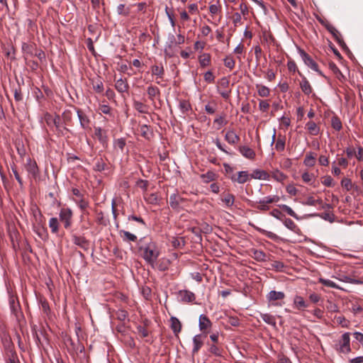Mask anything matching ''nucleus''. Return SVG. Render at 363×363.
<instances>
[{
    "mask_svg": "<svg viewBox=\"0 0 363 363\" xmlns=\"http://www.w3.org/2000/svg\"><path fill=\"white\" fill-rule=\"evenodd\" d=\"M142 253V257L150 264L152 268L156 267V261L160 255V250L157 244L154 242H150L145 245L139 247Z\"/></svg>",
    "mask_w": 363,
    "mask_h": 363,
    "instance_id": "obj_1",
    "label": "nucleus"
},
{
    "mask_svg": "<svg viewBox=\"0 0 363 363\" xmlns=\"http://www.w3.org/2000/svg\"><path fill=\"white\" fill-rule=\"evenodd\" d=\"M334 342L333 348L337 352L347 354L351 352L350 333H344L341 337L334 341Z\"/></svg>",
    "mask_w": 363,
    "mask_h": 363,
    "instance_id": "obj_2",
    "label": "nucleus"
},
{
    "mask_svg": "<svg viewBox=\"0 0 363 363\" xmlns=\"http://www.w3.org/2000/svg\"><path fill=\"white\" fill-rule=\"evenodd\" d=\"M73 213L71 208L63 207L60 209L59 213L60 220L63 223L64 227L69 229L72 225Z\"/></svg>",
    "mask_w": 363,
    "mask_h": 363,
    "instance_id": "obj_3",
    "label": "nucleus"
},
{
    "mask_svg": "<svg viewBox=\"0 0 363 363\" xmlns=\"http://www.w3.org/2000/svg\"><path fill=\"white\" fill-rule=\"evenodd\" d=\"M299 54L306 66L310 67L313 71L318 72L320 75L323 76L322 72L319 70L317 63L308 53H306L303 50L299 49Z\"/></svg>",
    "mask_w": 363,
    "mask_h": 363,
    "instance_id": "obj_4",
    "label": "nucleus"
},
{
    "mask_svg": "<svg viewBox=\"0 0 363 363\" xmlns=\"http://www.w3.org/2000/svg\"><path fill=\"white\" fill-rule=\"evenodd\" d=\"M44 119L48 126H55L57 131L62 132L61 128H62V125L59 115H56L53 117L50 113H46L44 115Z\"/></svg>",
    "mask_w": 363,
    "mask_h": 363,
    "instance_id": "obj_5",
    "label": "nucleus"
},
{
    "mask_svg": "<svg viewBox=\"0 0 363 363\" xmlns=\"http://www.w3.org/2000/svg\"><path fill=\"white\" fill-rule=\"evenodd\" d=\"M177 46L176 37L173 33H169L164 46V52L167 55H173L174 48Z\"/></svg>",
    "mask_w": 363,
    "mask_h": 363,
    "instance_id": "obj_6",
    "label": "nucleus"
},
{
    "mask_svg": "<svg viewBox=\"0 0 363 363\" xmlns=\"http://www.w3.org/2000/svg\"><path fill=\"white\" fill-rule=\"evenodd\" d=\"M177 298L182 302L191 303L196 299V296L189 290H179L177 292Z\"/></svg>",
    "mask_w": 363,
    "mask_h": 363,
    "instance_id": "obj_7",
    "label": "nucleus"
},
{
    "mask_svg": "<svg viewBox=\"0 0 363 363\" xmlns=\"http://www.w3.org/2000/svg\"><path fill=\"white\" fill-rule=\"evenodd\" d=\"M229 80L226 77H223L220 79L219 86H218L219 94L225 99H228L230 97V91L226 90L229 86Z\"/></svg>",
    "mask_w": 363,
    "mask_h": 363,
    "instance_id": "obj_8",
    "label": "nucleus"
},
{
    "mask_svg": "<svg viewBox=\"0 0 363 363\" xmlns=\"http://www.w3.org/2000/svg\"><path fill=\"white\" fill-rule=\"evenodd\" d=\"M77 117L79 118V121L80 123V126L84 129H90V119L89 116L82 110L79 108H75Z\"/></svg>",
    "mask_w": 363,
    "mask_h": 363,
    "instance_id": "obj_9",
    "label": "nucleus"
},
{
    "mask_svg": "<svg viewBox=\"0 0 363 363\" xmlns=\"http://www.w3.org/2000/svg\"><path fill=\"white\" fill-rule=\"evenodd\" d=\"M250 178H251V175L249 174L247 171H240L238 173V175L232 174L230 177L233 182H237L238 184H244L247 182Z\"/></svg>",
    "mask_w": 363,
    "mask_h": 363,
    "instance_id": "obj_10",
    "label": "nucleus"
},
{
    "mask_svg": "<svg viewBox=\"0 0 363 363\" xmlns=\"http://www.w3.org/2000/svg\"><path fill=\"white\" fill-rule=\"evenodd\" d=\"M326 29L333 35L337 43L342 47H346L344 40L341 38L340 32L330 23L325 24Z\"/></svg>",
    "mask_w": 363,
    "mask_h": 363,
    "instance_id": "obj_11",
    "label": "nucleus"
},
{
    "mask_svg": "<svg viewBox=\"0 0 363 363\" xmlns=\"http://www.w3.org/2000/svg\"><path fill=\"white\" fill-rule=\"evenodd\" d=\"M94 134L103 146H107L108 137L105 130H103L100 127H96L94 129Z\"/></svg>",
    "mask_w": 363,
    "mask_h": 363,
    "instance_id": "obj_12",
    "label": "nucleus"
},
{
    "mask_svg": "<svg viewBox=\"0 0 363 363\" xmlns=\"http://www.w3.org/2000/svg\"><path fill=\"white\" fill-rule=\"evenodd\" d=\"M212 325L210 319L204 314H201L199 319V327L200 330L206 332Z\"/></svg>",
    "mask_w": 363,
    "mask_h": 363,
    "instance_id": "obj_13",
    "label": "nucleus"
},
{
    "mask_svg": "<svg viewBox=\"0 0 363 363\" xmlns=\"http://www.w3.org/2000/svg\"><path fill=\"white\" fill-rule=\"evenodd\" d=\"M26 169L29 174L35 177L38 174V167L36 162L28 158L26 161Z\"/></svg>",
    "mask_w": 363,
    "mask_h": 363,
    "instance_id": "obj_14",
    "label": "nucleus"
},
{
    "mask_svg": "<svg viewBox=\"0 0 363 363\" xmlns=\"http://www.w3.org/2000/svg\"><path fill=\"white\" fill-rule=\"evenodd\" d=\"M299 74L302 78L299 83L300 88L306 95L311 94L313 91L311 85L306 77L303 76L301 73H299Z\"/></svg>",
    "mask_w": 363,
    "mask_h": 363,
    "instance_id": "obj_15",
    "label": "nucleus"
},
{
    "mask_svg": "<svg viewBox=\"0 0 363 363\" xmlns=\"http://www.w3.org/2000/svg\"><path fill=\"white\" fill-rule=\"evenodd\" d=\"M184 199L179 196L177 194H172L169 196V205L173 209H178L179 208V205L182 202H183Z\"/></svg>",
    "mask_w": 363,
    "mask_h": 363,
    "instance_id": "obj_16",
    "label": "nucleus"
},
{
    "mask_svg": "<svg viewBox=\"0 0 363 363\" xmlns=\"http://www.w3.org/2000/svg\"><path fill=\"white\" fill-rule=\"evenodd\" d=\"M285 298V294L282 291H271L267 295L269 302L282 300Z\"/></svg>",
    "mask_w": 363,
    "mask_h": 363,
    "instance_id": "obj_17",
    "label": "nucleus"
},
{
    "mask_svg": "<svg viewBox=\"0 0 363 363\" xmlns=\"http://www.w3.org/2000/svg\"><path fill=\"white\" fill-rule=\"evenodd\" d=\"M225 140L231 145H235L240 141V137L234 130H230L227 131L225 135Z\"/></svg>",
    "mask_w": 363,
    "mask_h": 363,
    "instance_id": "obj_18",
    "label": "nucleus"
},
{
    "mask_svg": "<svg viewBox=\"0 0 363 363\" xmlns=\"http://www.w3.org/2000/svg\"><path fill=\"white\" fill-rule=\"evenodd\" d=\"M193 344L194 347L192 349V354H195L199 352V350L203 346V340H202V335H196L193 337Z\"/></svg>",
    "mask_w": 363,
    "mask_h": 363,
    "instance_id": "obj_19",
    "label": "nucleus"
},
{
    "mask_svg": "<svg viewBox=\"0 0 363 363\" xmlns=\"http://www.w3.org/2000/svg\"><path fill=\"white\" fill-rule=\"evenodd\" d=\"M239 151L245 158L253 160L255 157V152L247 146H240Z\"/></svg>",
    "mask_w": 363,
    "mask_h": 363,
    "instance_id": "obj_20",
    "label": "nucleus"
},
{
    "mask_svg": "<svg viewBox=\"0 0 363 363\" xmlns=\"http://www.w3.org/2000/svg\"><path fill=\"white\" fill-rule=\"evenodd\" d=\"M72 240L74 245L83 249H86L88 246V241L84 237L73 235L72 236Z\"/></svg>",
    "mask_w": 363,
    "mask_h": 363,
    "instance_id": "obj_21",
    "label": "nucleus"
},
{
    "mask_svg": "<svg viewBox=\"0 0 363 363\" xmlns=\"http://www.w3.org/2000/svg\"><path fill=\"white\" fill-rule=\"evenodd\" d=\"M115 87L118 92L124 93L128 91L129 86L125 79L120 78L116 82Z\"/></svg>",
    "mask_w": 363,
    "mask_h": 363,
    "instance_id": "obj_22",
    "label": "nucleus"
},
{
    "mask_svg": "<svg viewBox=\"0 0 363 363\" xmlns=\"http://www.w3.org/2000/svg\"><path fill=\"white\" fill-rule=\"evenodd\" d=\"M170 323H171V329L172 330L173 333L175 335H177L182 330V324L179 320L176 317H171L170 318Z\"/></svg>",
    "mask_w": 363,
    "mask_h": 363,
    "instance_id": "obj_23",
    "label": "nucleus"
},
{
    "mask_svg": "<svg viewBox=\"0 0 363 363\" xmlns=\"http://www.w3.org/2000/svg\"><path fill=\"white\" fill-rule=\"evenodd\" d=\"M308 306V304L300 296H295L294 298V307L298 310H303Z\"/></svg>",
    "mask_w": 363,
    "mask_h": 363,
    "instance_id": "obj_24",
    "label": "nucleus"
},
{
    "mask_svg": "<svg viewBox=\"0 0 363 363\" xmlns=\"http://www.w3.org/2000/svg\"><path fill=\"white\" fill-rule=\"evenodd\" d=\"M62 128L65 130H68V129L66 128V125H69L72 121V113L71 111L65 110L62 114Z\"/></svg>",
    "mask_w": 363,
    "mask_h": 363,
    "instance_id": "obj_25",
    "label": "nucleus"
},
{
    "mask_svg": "<svg viewBox=\"0 0 363 363\" xmlns=\"http://www.w3.org/2000/svg\"><path fill=\"white\" fill-rule=\"evenodd\" d=\"M269 174L267 172L259 169L255 170L253 173L251 174V178L263 180H269Z\"/></svg>",
    "mask_w": 363,
    "mask_h": 363,
    "instance_id": "obj_26",
    "label": "nucleus"
},
{
    "mask_svg": "<svg viewBox=\"0 0 363 363\" xmlns=\"http://www.w3.org/2000/svg\"><path fill=\"white\" fill-rule=\"evenodd\" d=\"M315 163V155L313 152H309L306 154V157L303 160V164L306 167H312Z\"/></svg>",
    "mask_w": 363,
    "mask_h": 363,
    "instance_id": "obj_27",
    "label": "nucleus"
},
{
    "mask_svg": "<svg viewBox=\"0 0 363 363\" xmlns=\"http://www.w3.org/2000/svg\"><path fill=\"white\" fill-rule=\"evenodd\" d=\"M255 229L258 232L262 233V235H265L266 237H267L268 238H270L271 240H272L274 241L277 242V241H279L281 240L279 236H278L277 235H276L275 233H274L272 232L267 231L266 230H264V229L258 228V227H256Z\"/></svg>",
    "mask_w": 363,
    "mask_h": 363,
    "instance_id": "obj_28",
    "label": "nucleus"
},
{
    "mask_svg": "<svg viewBox=\"0 0 363 363\" xmlns=\"http://www.w3.org/2000/svg\"><path fill=\"white\" fill-rule=\"evenodd\" d=\"M260 317L264 323L276 328L277 324L274 316L269 313H261Z\"/></svg>",
    "mask_w": 363,
    "mask_h": 363,
    "instance_id": "obj_29",
    "label": "nucleus"
},
{
    "mask_svg": "<svg viewBox=\"0 0 363 363\" xmlns=\"http://www.w3.org/2000/svg\"><path fill=\"white\" fill-rule=\"evenodd\" d=\"M306 127L312 135H317L320 132V128L313 121H308L306 124Z\"/></svg>",
    "mask_w": 363,
    "mask_h": 363,
    "instance_id": "obj_30",
    "label": "nucleus"
},
{
    "mask_svg": "<svg viewBox=\"0 0 363 363\" xmlns=\"http://www.w3.org/2000/svg\"><path fill=\"white\" fill-rule=\"evenodd\" d=\"M147 92L149 99L151 101H154L155 97H156L157 96H160V91L159 88L155 86H152V85L149 86L147 87Z\"/></svg>",
    "mask_w": 363,
    "mask_h": 363,
    "instance_id": "obj_31",
    "label": "nucleus"
},
{
    "mask_svg": "<svg viewBox=\"0 0 363 363\" xmlns=\"http://www.w3.org/2000/svg\"><path fill=\"white\" fill-rule=\"evenodd\" d=\"M256 88L258 95L261 97H267L270 94V89L264 85L256 84Z\"/></svg>",
    "mask_w": 363,
    "mask_h": 363,
    "instance_id": "obj_32",
    "label": "nucleus"
},
{
    "mask_svg": "<svg viewBox=\"0 0 363 363\" xmlns=\"http://www.w3.org/2000/svg\"><path fill=\"white\" fill-rule=\"evenodd\" d=\"M283 223L286 228L296 233L298 230V228L296 224L290 218H284L282 220Z\"/></svg>",
    "mask_w": 363,
    "mask_h": 363,
    "instance_id": "obj_33",
    "label": "nucleus"
},
{
    "mask_svg": "<svg viewBox=\"0 0 363 363\" xmlns=\"http://www.w3.org/2000/svg\"><path fill=\"white\" fill-rule=\"evenodd\" d=\"M279 197L278 196H268L260 199L257 203L259 204H269L278 202Z\"/></svg>",
    "mask_w": 363,
    "mask_h": 363,
    "instance_id": "obj_34",
    "label": "nucleus"
},
{
    "mask_svg": "<svg viewBox=\"0 0 363 363\" xmlns=\"http://www.w3.org/2000/svg\"><path fill=\"white\" fill-rule=\"evenodd\" d=\"M152 75L157 76V78L162 79L163 77L164 70L162 66L153 65L151 68Z\"/></svg>",
    "mask_w": 363,
    "mask_h": 363,
    "instance_id": "obj_35",
    "label": "nucleus"
},
{
    "mask_svg": "<svg viewBox=\"0 0 363 363\" xmlns=\"http://www.w3.org/2000/svg\"><path fill=\"white\" fill-rule=\"evenodd\" d=\"M120 234L121 236H123V239L124 241L135 242L137 240L136 235L128 231L121 230Z\"/></svg>",
    "mask_w": 363,
    "mask_h": 363,
    "instance_id": "obj_36",
    "label": "nucleus"
},
{
    "mask_svg": "<svg viewBox=\"0 0 363 363\" xmlns=\"http://www.w3.org/2000/svg\"><path fill=\"white\" fill-rule=\"evenodd\" d=\"M318 282L322 284L323 285H324L325 286H328V287H330V288L337 289H341L334 281H331L330 279H324V278H319L318 279Z\"/></svg>",
    "mask_w": 363,
    "mask_h": 363,
    "instance_id": "obj_37",
    "label": "nucleus"
},
{
    "mask_svg": "<svg viewBox=\"0 0 363 363\" xmlns=\"http://www.w3.org/2000/svg\"><path fill=\"white\" fill-rule=\"evenodd\" d=\"M338 279L341 281L353 284H362L363 281L359 279H352L349 276H340Z\"/></svg>",
    "mask_w": 363,
    "mask_h": 363,
    "instance_id": "obj_38",
    "label": "nucleus"
},
{
    "mask_svg": "<svg viewBox=\"0 0 363 363\" xmlns=\"http://www.w3.org/2000/svg\"><path fill=\"white\" fill-rule=\"evenodd\" d=\"M211 62V55L208 53H203L199 57V63L201 67H207Z\"/></svg>",
    "mask_w": 363,
    "mask_h": 363,
    "instance_id": "obj_39",
    "label": "nucleus"
},
{
    "mask_svg": "<svg viewBox=\"0 0 363 363\" xmlns=\"http://www.w3.org/2000/svg\"><path fill=\"white\" fill-rule=\"evenodd\" d=\"M275 149L277 151L282 152L285 149V138L284 137L279 135L275 143Z\"/></svg>",
    "mask_w": 363,
    "mask_h": 363,
    "instance_id": "obj_40",
    "label": "nucleus"
},
{
    "mask_svg": "<svg viewBox=\"0 0 363 363\" xmlns=\"http://www.w3.org/2000/svg\"><path fill=\"white\" fill-rule=\"evenodd\" d=\"M49 227L52 233H57L58 232L59 223L57 218L53 217L50 219Z\"/></svg>",
    "mask_w": 363,
    "mask_h": 363,
    "instance_id": "obj_41",
    "label": "nucleus"
},
{
    "mask_svg": "<svg viewBox=\"0 0 363 363\" xmlns=\"http://www.w3.org/2000/svg\"><path fill=\"white\" fill-rule=\"evenodd\" d=\"M272 177L279 182H283L286 179L285 174L281 171L276 169L272 172Z\"/></svg>",
    "mask_w": 363,
    "mask_h": 363,
    "instance_id": "obj_42",
    "label": "nucleus"
},
{
    "mask_svg": "<svg viewBox=\"0 0 363 363\" xmlns=\"http://www.w3.org/2000/svg\"><path fill=\"white\" fill-rule=\"evenodd\" d=\"M140 132L141 135L146 139H150V138L152 136V132L147 125H141L140 128Z\"/></svg>",
    "mask_w": 363,
    "mask_h": 363,
    "instance_id": "obj_43",
    "label": "nucleus"
},
{
    "mask_svg": "<svg viewBox=\"0 0 363 363\" xmlns=\"http://www.w3.org/2000/svg\"><path fill=\"white\" fill-rule=\"evenodd\" d=\"M279 207L283 211L286 212L287 214L289 215L290 216L294 218L296 220L299 219L298 215L294 211V210L290 206H287L286 204H282V205H280Z\"/></svg>",
    "mask_w": 363,
    "mask_h": 363,
    "instance_id": "obj_44",
    "label": "nucleus"
},
{
    "mask_svg": "<svg viewBox=\"0 0 363 363\" xmlns=\"http://www.w3.org/2000/svg\"><path fill=\"white\" fill-rule=\"evenodd\" d=\"M223 202L225 203L227 207H231L235 201V196L231 194H228L222 199Z\"/></svg>",
    "mask_w": 363,
    "mask_h": 363,
    "instance_id": "obj_45",
    "label": "nucleus"
},
{
    "mask_svg": "<svg viewBox=\"0 0 363 363\" xmlns=\"http://www.w3.org/2000/svg\"><path fill=\"white\" fill-rule=\"evenodd\" d=\"M335 320L337 323L340 325L342 328H348L350 325V322L347 320L344 316H335Z\"/></svg>",
    "mask_w": 363,
    "mask_h": 363,
    "instance_id": "obj_46",
    "label": "nucleus"
},
{
    "mask_svg": "<svg viewBox=\"0 0 363 363\" xmlns=\"http://www.w3.org/2000/svg\"><path fill=\"white\" fill-rule=\"evenodd\" d=\"M179 107L180 111L183 113H185L187 111H189V110L191 109V104H189V101H187L186 100H182V101H179Z\"/></svg>",
    "mask_w": 363,
    "mask_h": 363,
    "instance_id": "obj_47",
    "label": "nucleus"
},
{
    "mask_svg": "<svg viewBox=\"0 0 363 363\" xmlns=\"http://www.w3.org/2000/svg\"><path fill=\"white\" fill-rule=\"evenodd\" d=\"M253 257L259 262L264 261L266 259V254L262 250H255L253 251Z\"/></svg>",
    "mask_w": 363,
    "mask_h": 363,
    "instance_id": "obj_48",
    "label": "nucleus"
},
{
    "mask_svg": "<svg viewBox=\"0 0 363 363\" xmlns=\"http://www.w3.org/2000/svg\"><path fill=\"white\" fill-rule=\"evenodd\" d=\"M224 65L229 68L230 69H233L235 67V62L233 60V57L230 55L226 56L224 59Z\"/></svg>",
    "mask_w": 363,
    "mask_h": 363,
    "instance_id": "obj_49",
    "label": "nucleus"
},
{
    "mask_svg": "<svg viewBox=\"0 0 363 363\" xmlns=\"http://www.w3.org/2000/svg\"><path fill=\"white\" fill-rule=\"evenodd\" d=\"M331 125L336 130H340L342 127L340 120L336 116L332 118Z\"/></svg>",
    "mask_w": 363,
    "mask_h": 363,
    "instance_id": "obj_50",
    "label": "nucleus"
},
{
    "mask_svg": "<svg viewBox=\"0 0 363 363\" xmlns=\"http://www.w3.org/2000/svg\"><path fill=\"white\" fill-rule=\"evenodd\" d=\"M321 218L325 220L333 223L335 221V215L330 212H325L318 215Z\"/></svg>",
    "mask_w": 363,
    "mask_h": 363,
    "instance_id": "obj_51",
    "label": "nucleus"
},
{
    "mask_svg": "<svg viewBox=\"0 0 363 363\" xmlns=\"http://www.w3.org/2000/svg\"><path fill=\"white\" fill-rule=\"evenodd\" d=\"M201 178L203 179L205 182H210L211 181L215 180L216 174L213 172H208L206 174H203L201 175Z\"/></svg>",
    "mask_w": 363,
    "mask_h": 363,
    "instance_id": "obj_52",
    "label": "nucleus"
},
{
    "mask_svg": "<svg viewBox=\"0 0 363 363\" xmlns=\"http://www.w3.org/2000/svg\"><path fill=\"white\" fill-rule=\"evenodd\" d=\"M135 108L139 111L140 113H147V106L144 104L140 101L134 102Z\"/></svg>",
    "mask_w": 363,
    "mask_h": 363,
    "instance_id": "obj_53",
    "label": "nucleus"
},
{
    "mask_svg": "<svg viewBox=\"0 0 363 363\" xmlns=\"http://www.w3.org/2000/svg\"><path fill=\"white\" fill-rule=\"evenodd\" d=\"M145 200L150 204H157L158 203V196L155 194H150L145 196Z\"/></svg>",
    "mask_w": 363,
    "mask_h": 363,
    "instance_id": "obj_54",
    "label": "nucleus"
},
{
    "mask_svg": "<svg viewBox=\"0 0 363 363\" xmlns=\"http://www.w3.org/2000/svg\"><path fill=\"white\" fill-rule=\"evenodd\" d=\"M74 201L82 211H85L86 208L89 206L88 201L83 198L79 199V200H74Z\"/></svg>",
    "mask_w": 363,
    "mask_h": 363,
    "instance_id": "obj_55",
    "label": "nucleus"
},
{
    "mask_svg": "<svg viewBox=\"0 0 363 363\" xmlns=\"http://www.w3.org/2000/svg\"><path fill=\"white\" fill-rule=\"evenodd\" d=\"M322 203H323V201L321 199L315 200L312 196L307 198L306 201L304 202V204L307 205V206H315L317 204H322Z\"/></svg>",
    "mask_w": 363,
    "mask_h": 363,
    "instance_id": "obj_56",
    "label": "nucleus"
},
{
    "mask_svg": "<svg viewBox=\"0 0 363 363\" xmlns=\"http://www.w3.org/2000/svg\"><path fill=\"white\" fill-rule=\"evenodd\" d=\"M208 351L215 354L216 356L220 357L222 355L221 350L215 345H211L209 347Z\"/></svg>",
    "mask_w": 363,
    "mask_h": 363,
    "instance_id": "obj_57",
    "label": "nucleus"
},
{
    "mask_svg": "<svg viewBox=\"0 0 363 363\" xmlns=\"http://www.w3.org/2000/svg\"><path fill=\"white\" fill-rule=\"evenodd\" d=\"M125 145V140L123 138H118L114 142L115 148H118L121 151L123 150Z\"/></svg>",
    "mask_w": 363,
    "mask_h": 363,
    "instance_id": "obj_58",
    "label": "nucleus"
},
{
    "mask_svg": "<svg viewBox=\"0 0 363 363\" xmlns=\"http://www.w3.org/2000/svg\"><path fill=\"white\" fill-rule=\"evenodd\" d=\"M117 12L120 15L128 16L129 10L128 9H125V4H121L117 6Z\"/></svg>",
    "mask_w": 363,
    "mask_h": 363,
    "instance_id": "obj_59",
    "label": "nucleus"
},
{
    "mask_svg": "<svg viewBox=\"0 0 363 363\" xmlns=\"http://www.w3.org/2000/svg\"><path fill=\"white\" fill-rule=\"evenodd\" d=\"M105 167H106V164L103 162V160L101 159V160H99L95 165H94V169L96 171H98V172H101L103 170H104L105 169Z\"/></svg>",
    "mask_w": 363,
    "mask_h": 363,
    "instance_id": "obj_60",
    "label": "nucleus"
},
{
    "mask_svg": "<svg viewBox=\"0 0 363 363\" xmlns=\"http://www.w3.org/2000/svg\"><path fill=\"white\" fill-rule=\"evenodd\" d=\"M215 77L211 71H207L204 74V80L208 83H213L214 82Z\"/></svg>",
    "mask_w": 363,
    "mask_h": 363,
    "instance_id": "obj_61",
    "label": "nucleus"
},
{
    "mask_svg": "<svg viewBox=\"0 0 363 363\" xmlns=\"http://www.w3.org/2000/svg\"><path fill=\"white\" fill-rule=\"evenodd\" d=\"M138 333L143 337L148 336V330L143 326L139 325L137 327Z\"/></svg>",
    "mask_w": 363,
    "mask_h": 363,
    "instance_id": "obj_62",
    "label": "nucleus"
},
{
    "mask_svg": "<svg viewBox=\"0 0 363 363\" xmlns=\"http://www.w3.org/2000/svg\"><path fill=\"white\" fill-rule=\"evenodd\" d=\"M272 267L277 271H282L284 267V264L280 261H274L272 263Z\"/></svg>",
    "mask_w": 363,
    "mask_h": 363,
    "instance_id": "obj_63",
    "label": "nucleus"
},
{
    "mask_svg": "<svg viewBox=\"0 0 363 363\" xmlns=\"http://www.w3.org/2000/svg\"><path fill=\"white\" fill-rule=\"evenodd\" d=\"M269 107V104L267 101L261 100L259 104V110L262 112H265Z\"/></svg>",
    "mask_w": 363,
    "mask_h": 363,
    "instance_id": "obj_64",
    "label": "nucleus"
}]
</instances>
